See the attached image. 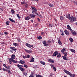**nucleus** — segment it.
Segmentation results:
<instances>
[{
	"mask_svg": "<svg viewBox=\"0 0 77 77\" xmlns=\"http://www.w3.org/2000/svg\"><path fill=\"white\" fill-rule=\"evenodd\" d=\"M35 76L36 77H43V76L40 75H37L36 74H35Z\"/></svg>",
	"mask_w": 77,
	"mask_h": 77,
	"instance_id": "nucleus-28",
	"label": "nucleus"
},
{
	"mask_svg": "<svg viewBox=\"0 0 77 77\" xmlns=\"http://www.w3.org/2000/svg\"><path fill=\"white\" fill-rule=\"evenodd\" d=\"M42 43H43V44H44V46H45V47H47L48 46V45H48V44L47 43H46V41H42Z\"/></svg>",
	"mask_w": 77,
	"mask_h": 77,
	"instance_id": "nucleus-4",
	"label": "nucleus"
},
{
	"mask_svg": "<svg viewBox=\"0 0 77 77\" xmlns=\"http://www.w3.org/2000/svg\"><path fill=\"white\" fill-rule=\"evenodd\" d=\"M17 17L19 19H20V18H21V17H20V15H19V14H17Z\"/></svg>",
	"mask_w": 77,
	"mask_h": 77,
	"instance_id": "nucleus-36",
	"label": "nucleus"
},
{
	"mask_svg": "<svg viewBox=\"0 0 77 77\" xmlns=\"http://www.w3.org/2000/svg\"><path fill=\"white\" fill-rule=\"evenodd\" d=\"M9 60L11 61L12 62H13V63H18V61H15V60H14V59H10Z\"/></svg>",
	"mask_w": 77,
	"mask_h": 77,
	"instance_id": "nucleus-6",
	"label": "nucleus"
},
{
	"mask_svg": "<svg viewBox=\"0 0 77 77\" xmlns=\"http://www.w3.org/2000/svg\"><path fill=\"white\" fill-rule=\"evenodd\" d=\"M3 66L5 67V68H6V66H6V65L5 64H3Z\"/></svg>",
	"mask_w": 77,
	"mask_h": 77,
	"instance_id": "nucleus-48",
	"label": "nucleus"
},
{
	"mask_svg": "<svg viewBox=\"0 0 77 77\" xmlns=\"http://www.w3.org/2000/svg\"><path fill=\"white\" fill-rule=\"evenodd\" d=\"M48 62H49L51 63H54V61L52 60V59H48Z\"/></svg>",
	"mask_w": 77,
	"mask_h": 77,
	"instance_id": "nucleus-15",
	"label": "nucleus"
},
{
	"mask_svg": "<svg viewBox=\"0 0 77 77\" xmlns=\"http://www.w3.org/2000/svg\"><path fill=\"white\" fill-rule=\"evenodd\" d=\"M25 20H30V17H29V16L25 17Z\"/></svg>",
	"mask_w": 77,
	"mask_h": 77,
	"instance_id": "nucleus-19",
	"label": "nucleus"
},
{
	"mask_svg": "<svg viewBox=\"0 0 77 77\" xmlns=\"http://www.w3.org/2000/svg\"><path fill=\"white\" fill-rule=\"evenodd\" d=\"M34 12V14H35V15H37L38 16V14L37 13H36V12Z\"/></svg>",
	"mask_w": 77,
	"mask_h": 77,
	"instance_id": "nucleus-51",
	"label": "nucleus"
},
{
	"mask_svg": "<svg viewBox=\"0 0 77 77\" xmlns=\"http://www.w3.org/2000/svg\"><path fill=\"white\" fill-rule=\"evenodd\" d=\"M35 2H38V1H39V0H35Z\"/></svg>",
	"mask_w": 77,
	"mask_h": 77,
	"instance_id": "nucleus-60",
	"label": "nucleus"
},
{
	"mask_svg": "<svg viewBox=\"0 0 77 77\" xmlns=\"http://www.w3.org/2000/svg\"><path fill=\"white\" fill-rule=\"evenodd\" d=\"M64 71L65 73L67 74L68 75H69L70 77H75V74H71V72L65 69H64Z\"/></svg>",
	"mask_w": 77,
	"mask_h": 77,
	"instance_id": "nucleus-1",
	"label": "nucleus"
},
{
	"mask_svg": "<svg viewBox=\"0 0 77 77\" xmlns=\"http://www.w3.org/2000/svg\"><path fill=\"white\" fill-rule=\"evenodd\" d=\"M60 20L62 21L64 19V17L63 16H61L60 17Z\"/></svg>",
	"mask_w": 77,
	"mask_h": 77,
	"instance_id": "nucleus-24",
	"label": "nucleus"
},
{
	"mask_svg": "<svg viewBox=\"0 0 77 77\" xmlns=\"http://www.w3.org/2000/svg\"><path fill=\"white\" fill-rule=\"evenodd\" d=\"M61 32L62 33H63V31H61Z\"/></svg>",
	"mask_w": 77,
	"mask_h": 77,
	"instance_id": "nucleus-64",
	"label": "nucleus"
},
{
	"mask_svg": "<svg viewBox=\"0 0 77 77\" xmlns=\"http://www.w3.org/2000/svg\"><path fill=\"white\" fill-rule=\"evenodd\" d=\"M63 54L65 56H67V55H68V54L66 52H63Z\"/></svg>",
	"mask_w": 77,
	"mask_h": 77,
	"instance_id": "nucleus-22",
	"label": "nucleus"
},
{
	"mask_svg": "<svg viewBox=\"0 0 77 77\" xmlns=\"http://www.w3.org/2000/svg\"><path fill=\"white\" fill-rule=\"evenodd\" d=\"M30 62H34V58H32Z\"/></svg>",
	"mask_w": 77,
	"mask_h": 77,
	"instance_id": "nucleus-37",
	"label": "nucleus"
},
{
	"mask_svg": "<svg viewBox=\"0 0 77 77\" xmlns=\"http://www.w3.org/2000/svg\"><path fill=\"white\" fill-rule=\"evenodd\" d=\"M17 41L18 42H21V40L20 39H17Z\"/></svg>",
	"mask_w": 77,
	"mask_h": 77,
	"instance_id": "nucleus-54",
	"label": "nucleus"
},
{
	"mask_svg": "<svg viewBox=\"0 0 77 77\" xmlns=\"http://www.w3.org/2000/svg\"><path fill=\"white\" fill-rule=\"evenodd\" d=\"M11 13H12V14H14V12L15 13V11H14V10L13 9H11Z\"/></svg>",
	"mask_w": 77,
	"mask_h": 77,
	"instance_id": "nucleus-33",
	"label": "nucleus"
},
{
	"mask_svg": "<svg viewBox=\"0 0 77 77\" xmlns=\"http://www.w3.org/2000/svg\"><path fill=\"white\" fill-rule=\"evenodd\" d=\"M69 40L71 42H72L74 41V40L71 37L69 38Z\"/></svg>",
	"mask_w": 77,
	"mask_h": 77,
	"instance_id": "nucleus-27",
	"label": "nucleus"
},
{
	"mask_svg": "<svg viewBox=\"0 0 77 77\" xmlns=\"http://www.w3.org/2000/svg\"><path fill=\"white\" fill-rule=\"evenodd\" d=\"M17 67H18V68L22 71L23 72L25 71V69L23 68H24V66L23 65H20L19 64H17Z\"/></svg>",
	"mask_w": 77,
	"mask_h": 77,
	"instance_id": "nucleus-2",
	"label": "nucleus"
},
{
	"mask_svg": "<svg viewBox=\"0 0 77 77\" xmlns=\"http://www.w3.org/2000/svg\"><path fill=\"white\" fill-rule=\"evenodd\" d=\"M9 63L10 64H11V63H12V62H11V60H9Z\"/></svg>",
	"mask_w": 77,
	"mask_h": 77,
	"instance_id": "nucleus-53",
	"label": "nucleus"
},
{
	"mask_svg": "<svg viewBox=\"0 0 77 77\" xmlns=\"http://www.w3.org/2000/svg\"><path fill=\"white\" fill-rule=\"evenodd\" d=\"M71 31V33L73 35H77V34H76V32L74 31H73L72 29Z\"/></svg>",
	"mask_w": 77,
	"mask_h": 77,
	"instance_id": "nucleus-13",
	"label": "nucleus"
},
{
	"mask_svg": "<svg viewBox=\"0 0 77 77\" xmlns=\"http://www.w3.org/2000/svg\"><path fill=\"white\" fill-rule=\"evenodd\" d=\"M1 44H5V42H2L1 43Z\"/></svg>",
	"mask_w": 77,
	"mask_h": 77,
	"instance_id": "nucleus-63",
	"label": "nucleus"
},
{
	"mask_svg": "<svg viewBox=\"0 0 77 77\" xmlns=\"http://www.w3.org/2000/svg\"><path fill=\"white\" fill-rule=\"evenodd\" d=\"M51 66L52 67V68H53L54 69V71H56V67H54V66L53 65H51Z\"/></svg>",
	"mask_w": 77,
	"mask_h": 77,
	"instance_id": "nucleus-20",
	"label": "nucleus"
},
{
	"mask_svg": "<svg viewBox=\"0 0 77 77\" xmlns=\"http://www.w3.org/2000/svg\"><path fill=\"white\" fill-rule=\"evenodd\" d=\"M29 1H30V2H33V1H34V0H29Z\"/></svg>",
	"mask_w": 77,
	"mask_h": 77,
	"instance_id": "nucleus-62",
	"label": "nucleus"
},
{
	"mask_svg": "<svg viewBox=\"0 0 77 77\" xmlns=\"http://www.w3.org/2000/svg\"><path fill=\"white\" fill-rule=\"evenodd\" d=\"M26 2H24V1H23L22 2H21V4L22 5H25V4H26Z\"/></svg>",
	"mask_w": 77,
	"mask_h": 77,
	"instance_id": "nucleus-31",
	"label": "nucleus"
},
{
	"mask_svg": "<svg viewBox=\"0 0 77 77\" xmlns=\"http://www.w3.org/2000/svg\"><path fill=\"white\" fill-rule=\"evenodd\" d=\"M66 18H68L70 20L71 19V16L69 14H68L66 16Z\"/></svg>",
	"mask_w": 77,
	"mask_h": 77,
	"instance_id": "nucleus-16",
	"label": "nucleus"
},
{
	"mask_svg": "<svg viewBox=\"0 0 77 77\" xmlns=\"http://www.w3.org/2000/svg\"><path fill=\"white\" fill-rule=\"evenodd\" d=\"M70 50L71 51L72 53H75V51L74 49H70Z\"/></svg>",
	"mask_w": 77,
	"mask_h": 77,
	"instance_id": "nucleus-29",
	"label": "nucleus"
},
{
	"mask_svg": "<svg viewBox=\"0 0 77 77\" xmlns=\"http://www.w3.org/2000/svg\"><path fill=\"white\" fill-rule=\"evenodd\" d=\"M65 48H63L61 50V52H65V51H66Z\"/></svg>",
	"mask_w": 77,
	"mask_h": 77,
	"instance_id": "nucleus-25",
	"label": "nucleus"
},
{
	"mask_svg": "<svg viewBox=\"0 0 77 77\" xmlns=\"http://www.w3.org/2000/svg\"><path fill=\"white\" fill-rule=\"evenodd\" d=\"M71 20L72 21V20H73V21H76V18H75V17H74L73 16H72L71 17Z\"/></svg>",
	"mask_w": 77,
	"mask_h": 77,
	"instance_id": "nucleus-10",
	"label": "nucleus"
},
{
	"mask_svg": "<svg viewBox=\"0 0 77 77\" xmlns=\"http://www.w3.org/2000/svg\"><path fill=\"white\" fill-rule=\"evenodd\" d=\"M31 8L33 11H32V14H34V12H37V10H36V8L34 7L31 6Z\"/></svg>",
	"mask_w": 77,
	"mask_h": 77,
	"instance_id": "nucleus-3",
	"label": "nucleus"
},
{
	"mask_svg": "<svg viewBox=\"0 0 77 77\" xmlns=\"http://www.w3.org/2000/svg\"><path fill=\"white\" fill-rule=\"evenodd\" d=\"M66 29H68V30H69L70 31H72V29L71 28V26H70L69 25H67V27Z\"/></svg>",
	"mask_w": 77,
	"mask_h": 77,
	"instance_id": "nucleus-12",
	"label": "nucleus"
},
{
	"mask_svg": "<svg viewBox=\"0 0 77 77\" xmlns=\"http://www.w3.org/2000/svg\"><path fill=\"white\" fill-rule=\"evenodd\" d=\"M31 47H32V48L33 47V45H30V48H31Z\"/></svg>",
	"mask_w": 77,
	"mask_h": 77,
	"instance_id": "nucleus-56",
	"label": "nucleus"
},
{
	"mask_svg": "<svg viewBox=\"0 0 77 77\" xmlns=\"http://www.w3.org/2000/svg\"><path fill=\"white\" fill-rule=\"evenodd\" d=\"M26 45L28 47H29V48H30V45L29 43H26Z\"/></svg>",
	"mask_w": 77,
	"mask_h": 77,
	"instance_id": "nucleus-23",
	"label": "nucleus"
},
{
	"mask_svg": "<svg viewBox=\"0 0 77 77\" xmlns=\"http://www.w3.org/2000/svg\"><path fill=\"white\" fill-rule=\"evenodd\" d=\"M64 32L65 34H66V35H69V32L67 30H66L64 31Z\"/></svg>",
	"mask_w": 77,
	"mask_h": 77,
	"instance_id": "nucleus-8",
	"label": "nucleus"
},
{
	"mask_svg": "<svg viewBox=\"0 0 77 77\" xmlns=\"http://www.w3.org/2000/svg\"><path fill=\"white\" fill-rule=\"evenodd\" d=\"M37 38L38 39H39V40L42 39V37L41 36L38 37Z\"/></svg>",
	"mask_w": 77,
	"mask_h": 77,
	"instance_id": "nucleus-38",
	"label": "nucleus"
},
{
	"mask_svg": "<svg viewBox=\"0 0 77 77\" xmlns=\"http://www.w3.org/2000/svg\"><path fill=\"white\" fill-rule=\"evenodd\" d=\"M3 71H7V69L5 68L4 67H3L2 69Z\"/></svg>",
	"mask_w": 77,
	"mask_h": 77,
	"instance_id": "nucleus-39",
	"label": "nucleus"
},
{
	"mask_svg": "<svg viewBox=\"0 0 77 77\" xmlns=\"http://www.w3.org/2000/svg\"><path fill=\"white\" fill-rule=\"evenodd\" d=\"M6 68L7 69H10V66H7Z\"/></svg>",
	"mask_w": 77,
	"mask_h": 77,
	"instance_id": "nucleus-44",
	"label": "nucleus"
},
{
	"mask_svg": "<svg viewBox=\"0 0 77 77\" xmlns=\"http://www.w3.org/2000/svg\"><path fill=\"white\" fill-rule=\"evenodd\" d=\"M23 66L25 68H28V66L27 65H26V64H25Z\"/></svg>",
	"mask_w": 77,
	"mask_h": 77,
	"instance_id": "nucleus-45",
	"label": "nucleus"
},
{
	"mask_svg": "<svg viewBox=\"0 0 77 77\" xmlns=\"http://www.w3.org/2000/svg\"><path fill=\"white\" fill-rule=\"evenodd\" d=\"M31 22H32V23H33V20H31Z\"/></svg>",
	"mask_w": 77,
	"mask_h": 77,
	"instance_id": "nucleus-61",
	"label": "nucleus"
},
{
	"mask_svg": "<svg viewBox=\"0 0 77 77\" xmlns=\"http://www.w3.org/2000/svg\"><path fill=\"white\" fill-rule=\"evenodd\" d=\"M10 48L12 50V51H17V48H15V47H11Z\"/></svg>",
	"mask_w": 77,
	"mask_h": 77,
	"instance_id": "nucleus-5",
	"label": "nucleus"
},
{
	"mask_svg": "<svg viewBox=\"0 0 77 77\" xmlns=\"http://www.w3.org/2000/svg\"><path fill=\"white\" fill-rule=\"evenodd\" d=\"M23 59H26V56H25L23 55Z\"/></svg>",
	"mask_w": 77,
	"mask_h": 77,
	"instance_id": "nucleus-50",
	"label": "nucleus"
},
{
	"mask_svg": "<svg viewBox=\"0 0 77 77\" xmlns=\"http://www.w3.org/2000/svg\"><path fill=\"white\" fill-rule=\"evenodd\" d=\"M9 20L10 21H11V22H12V23H15V21L14 20H13V19L12 18H9Z\"/></svg>",
	"mask_w": 77,
	"mask_h": 77,
	"instance_id": "nucleus-18",
	"label": "nucleus"
},
{
	"mask_svg": "<svg viewBox=\"0 0 77 77\" xmlns=\"http://www.w3.org/2000/svg\"><path fill=\"white\" fill-rule=\"evenodd\" d=\"M49 26L50 27H52V26H53V25L51 24L50 23L49 24Z\"/></svg>",
	"mask_w": 77,
	"mask_h": 77,
	"instance_id": "nucleus-52",
	"label": "nucleus"
},
{
	"mask_svg": "<svg viewBox=\"0 0 77 77\" xmlns=\"http://www.w3.org/2000/svg\"><path fill=\"white\" fill-rule=\"evenodd\" d=\"M49 6H50V7H53V6H54V5H51V4H49Z\"/></svg>",
	"mask_w": 77,
	"mask_h": 77,
	"instance_id": "nucleus-47",
	"label": "nucleus"
},
{
	"mask_svg": "<svg viewBox=\"0 0 77 77\" xmlns=\"http://www.w3.org/2000/svg\"><path fill=\"white\" fill-rule=\"evenodd\" d=\"M4 33L5 35H8V32H5Z\"/></svg>",
	"mask_w": 77,
	"mask_h": 77,
	"instance_id": "nucleus-49",
	"label": "nucleus"
},
{
	"mask_svg": "<svg viewBox=\"0 0 77 77\" xmlns=\"http://www.w3.org/2000/svg\"><path fill=\"white\" fill-rule=\"evenodd\" d=\"M26 59H28V58H30V55H28L26 56Z\"/></svg>",
	"mask_w": 77,
	"mask_h": 77,
	"instance_id": "nucleus-42",
	"label": "nucleus"
},
{
	"mask_svg": "<svg viewBox=\"0 0 77 77\" xmlns=\"http://www.w3.org/2000/svg\"><path fill=\"white\" fill-rule=\"evenodd\" d=\"M58 43L60 45H62V43L61 42H60V40L59 39L58 41Z\"/></svg>",
	"mask_w": 77,
	"mask_h": 77,
	"instance_id": "nucleus-35",
	"label": "nucleus"
},
{
	"mask_svg": "<svg viewBox=\"0 0 77 77\" xmlns=\"http://www.w3.org/2000/svg\"><path fill=\"white\" fill-rule=\"evenodd\" d=\"M57 54H58V52L55 51V52L53 54V56H56V55H57Z\"/></svg>",
	"mask_w": 77,
	"mask_h": 77,
	"instance_id": "nucleus-17",
	"label": "nucleus"
},
{
	"mask_svg": "<svg viewBox=\"0 0 77 77\" xmlns=\"http://www.w3.org/2000/svg\"><path fill=\"white\" fill-rule=\"evenodd\" d=\"M29 17L30 18H35V15L33 14H30Z\"/></svg>",
	"mask_w": 77,
	"mask_h": 77,
	"instance_id": "nucleus-14",
	"label": "nucleus"
},
{
	"mask_svg": "<svg viewBox=\"0 0 77 77\" xmlns=\"http://www.w3.org/2000/svg\"><path fill=\"white\" fill-rule=\"evenodd\" d=\"M7 72H8V73H9V74H12V72H11V70H7Z\"/></svg>",
	"mask_w": 77,
	"mask_h": 77,
	"instance_id": "nucleus-43",
	"label": "nucleus"
},
{
	"mask_svg": "<svg viewBox=\"0 0 77 77\" xmlns=\"http://www.w3.org/2000/svg\"><path fill=\"white\" fill-rule=\"evenodd\" d=\"M62 57L64 60H67V59H66V57L65 56H63Z\"/></svg>",
	"mask_w": 77,
	"mask_h": 77,
	"instance_id": "nucleus-26",
	"label": "nucleus"
},
{
	"mask_svg": "<svg viewBox=\"0 0 77 77\" xmlns=\"http://www.w3.org/2000/svg\"><path fill=\"white\" fill-rule=\"evenodd\" d=\"M19 63H21V64H23V63H26V62L24 60H20V61L18 62Z\"/></svg>",
	"mask_w": 77,
	"mask_h": 77,
	"instance_id": "nucleus-7",
	"label": "nucleus"
},
{
	"mask_svg": "<svg viewBox=\"0 0 77 77\" xmlns=\"http://www.w3.org/2000/svg\"><path fill=\"white\" fill-rule=\"evenodd\" d=\"M45 33H44V32H41V35H45Z\"/></svg>",
	"mask_w": 77,
	"mask_h": 77,
	"instance_id": "nucleus-46",
	"label": "nucleus"
},
{
	"mask_svg": "<svg viewBox=\"0 0 77 77\" xmlns=\"http://www.w3.org/2000/svg\"><path fill=\"white\" fill-rule=\"evenodd\" d=\"M11 58L10 59H15V54L12 55L11 57Z\"/></svg>",
	"mask_w": 77,
	"mask_h": 77,
	"instance_id": "nucleus-11",
	"label": "nucleus"
},
{
	"mask_svg": "<svg viewBox=\"0 0 77 77\" xmlns=\"http://www.w3.org/2000/svg\"><path fill=\"white\" fill-rule=\"evenodd\" d=\"M57 56L58 57H60L61 56V55H60V53H58L57 55Z\"/></svg>",
	"mask_w": 77,
	"mask_h": 77,
	"instance_id": "nucleus-30",
	"label": "nucleus"
},
{
	"mask_svg": "<svg viewBox=\"0 0 77 77\" xmlns=\"http://www.w3.org/2000/svg\"><path fill=\"white\" fill-rule=\"evenodd\" d=\"M0 10H1V11H3V9L2 8H1Z\"/></svg>",
	"mask_w": 77,
	"mask_h": 77,
	"instance_id": "nucleus-55",
	"label": "nucleus"
},
{
	"mask_svg": "<svg viewBox=\"0 0 77 77\" xmlns=\"http://www.w3.org/2000/svg\"><path fill=\"white\" fill-rule=\"evenodd\" d=\"M61 35H62V36H63V35H64V34L63 33H62L61 34Z\"/></svg>",
	"mask_w": 77,
	"mask_h": 77,
	"instance_id": "nucleus-59",
	"label": "nucleus"
},
{
	"mask_svg": "<svg viewBox=\"0 0 77 77\" xmlns=\"http://www.w3.org/2000/svg\"><path fill=\"white\" fill-rule=\"evenodd\" d=\"M24 50L26 51V53H32V52L31 51H29L26 49H24Z\"/></svg>",
	"mask_w": 77,
	"mask_h": 77,
	"instance_id": "nucleus-9",
	"label": "nucleus"
},
{
	"mask_svg": "<svg viewBox=\"0 0 77 77\" xmlns=\"http://www.w3.org/2000/svg\"><path fill=\"white\" fill-rule=\"evenodd\" d=\"M13 45L15 46H16L17 47H18V45L16 43H13Z\"/></svg>",
	"mask_w": 77,
	"mask_h": 77,
	"instance_id": "nucleus-32",
	"label": "nucleus"
},
{
	"mask_svg": "<svg viewBox=\"0 0 77 77\" xmlns=\"http://www.w3.org/2000/svg\"><path fill=\"white\" fill-rule=\"evenodd\" d=\"M9 22L8 21H7L5 22L6 24V25H9Z\"/></svg>",
	"mask_w": 77,
	"mask_h": 77,
	"instance_id": "nucleus-41",
	"label": "nucleus"
},
{
	"mask_svg": "<svg viewBox=\"0 0 77 77\" xmlns=\"http://www.w3.org/2000/svg\"><path fill=\"white\" fill-rule=\"evenodd\" d=\"M23 75H24L25 76H27V72H24L23 73Z\"/></svg>",
	"mask_w": 77,
	"mask_h": 77,
	"instance_id": "nucleus-34",
	"label": "nucleus"
},
{
	"mask_svg": "<svg viewBox=\"0 0 77 77\" xmlns=\"http://www.w3.org/2000/svg\"><path fill=\"white\" fill-rule=\"evenodd\" d=\"M40 63H41L42 64V65H45V62H44L40 61Z\"/></svg>",
	"mask_w": 77,
	"mask_h": 77,
	"instance_id": "nucleus-40",
	"label": "nucleus"
},
{
	"mask_svg": "<svg viewBox=\"0 0 77 77\" xmlns=\"http://www.w3.org/2000/svg\"><path fill=\"white\" fill-rule=\"evenodd\" d=\"M37 20H38V21H40V19H39V18H37Z\"/></svg>",
	"mask_w": 77,
	"mask_h": 77,
	"instance_id": "nucleus-57",
	"label": "nucleus"
},
{
	"mask_svg": "<svg viewBox=\"0 0 77 77\" xmlns=\"http://www.w3.org/2000/svg\"><path fill=\"white\" fill-rule=\"evenodd\" d=\"M25 8L26 9L28 8V4L27 2L25 4Z\"/></svg>",
	"mask_w": 77,
	"mask_h": 77,
	"instance_id": "nucleus-21",
	"label": "nucleus"
},
{
	"mask_svg": "<svg viewBox=\"0 0 77 77\" xmlns=\"http://www.w3.org/2000/svg\"><path fill=\"white\" fill-rule=\"evenodd\" d=\"M2 66H0V70H2Z\"/></svg>",
	"mask_w": 77,
	"mask_h": 77,
	"instance_id": "nucleus-58",
	"label": "nucleus"
}]
</instances>
